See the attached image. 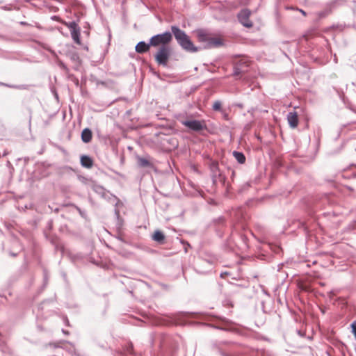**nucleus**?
<instances>
[{
	"label": "nucleus",
	"mask_w": 356,
	"mask_h": 356,
	"mask_svg": "<svg viewBox=\"0 0 356 356\" xmlns=\"http://www.w3.org/2000/svg\"><path fill=\"white\" fill-rule=\"evenodd\" d=\"M232 154L235 159L239 163L243 164L245 162V156L243 153L237 151H234Z\"/></svg>",
	"instance_id": "nucleus-16"
},
{
	"label": "nucleus",
	"mask_w": 356,
	"mask_h": 356,
	"mask_svg": "<svg viewBox=\"0 0 356 356\" xmlns=\"http://www.w3.org/2000/svg\"><path fill=\"white\" fill-rule=\"evenodd\" d=\"M62 332H63V334H69V332H68V331H66V330H63V329L62 330Z\"/></svg>",
	"instance_id": "nucleus-26"
},
{
	"label": "nucleus",
	"mask_w": 356,
	"mask_h": 356,
	"mask_svg": "<svg viewBox=\"0 0 356 356\" xmlns=\"http://www.w3.org/2000/svg\"><path fill=\"white\" fill-rule=\"evenodd\" d=\"M340 176H341L343 178H345V179L351 178V177L355 178V177H356V172H353L351 175H348V176H346L343 175V173H341Z\"/></svg>",
	"instance_id": "nucleus-21"
},
{
	"label": "nucleus",
	"mask_w": 356,
	"mask_h": 356,
	"mask_svg": "<svg viewBox=\"0 0 356 356\" xmlns=\"http://www.w3.org/2000/svg\"><path fill=\"white\" fill-rule=\"evenodd\" d=\"M210 170L211 172V178L214 184H216L218 182H225V177L222 175L218 163H212L210 165Z\"/></svg>",
	"instance_id": "nucleus-8"
},
{
	"label": "nucleus",
	"mask_w": 356,
	"mask_h": 356,
	"mask_svg": "<svg viewBox=\"0 0 356 356\" xmlns=\"http://www.w3.org/2000/svg\"><path fill=\"white\" fill-rule=\"evenodd\" d=\"M171 49L169 46L159 47L155 56V60L159 65L166 66L170 56Z\"/></svg>",
	"instance_id": "nucleus-4"
},
{
	"label": "nucleus",
	"mask_w": 356,
	"mask_h": 356,
	"mask_svg": "<svg viewBox=\"0 0 356 356\" xmlns=\"http://www.w3.org/2000/svg\"><path fill=\"white\" fill-rule=\"evenodd\" d=\"M152 239L159 243H162L165 239V235L162 232L156 230L152 236Z\"/></svg>",
	"instance_id": "nucleus-15"
},
{
	"label": "nucleus",
	"mask_w": 356,
	"mask_h": 356,
	"mask_svg": "<svg viewBox=\"0 0 356 356\" xmlns=\"http://www.w3.org/2000/svg\"><path fill=\"white\" fill-rule=\"evenodd\" d=\"M221 108V102L220 101H216L213 104V109L214 111H220Z\"/></svg>",
	"instance_id": "nucleus-19"
},
{
	"label": "nucleus",
	"mask_w": 356,
	"mask_h": 356,
	"mask_svg": "<svg viewBox=\"0 0 356 356\" xmlns=\"http://www.w3.org/2000/svg\"><path fill=\"white\" fill-rule=\"evenodd\" d=\"M63 321H64V323H65V324L66 325H67V326H69V325H70V322H69V320H68V318H67V316H64V317H63Z\"/></svg>",
	"instance_id": "nucleus-23"
},
{
	"label": "nucleus",
	"mask_w": 356,
	"mask_h": 356,
	"mask_svg": "<svg viewBox=\"0 0 356 356\" xmlns=\"http://www.w3.org/2000/svg\"><path fill=\"white\" fill-rule=\"evenodd\" d=\"M65 25L70 29L72 38L77 43L80 44V27L75 21L65 22Z\"/></svg>",
	"instance_id": "nucleus-7"
},
{
	"label": "nucleus",
	"mask_w": 356,
	"mask_h": 356,
	"mask_svg": "<svg viewBox=\"0 0 356 356\" xmlns=\"http://www.w3.org/2000/svg\"><path fill=\"white\" fill-rule=\"evenodd\" d=\"M197 37L200 42L204 43V49L218 47L223 44V41L222 39L220 38L211 37L203 30L197 31Z\"/></svg>",
	"instance_id": "nucleus-2"
},
{
	"label": "nucleus",
	"mask_w": 356,
	"mask_h": 356,
	"mask_svg": "<svg viewBox=\"0 0 356 356\" xmlns=\"http://www.w3.org/2000/svg\"><path fill=\"white\" fill-rule=\"evenodd\" d=\"M332 12L331 8L327 7L325 10L320 11L317 13L319 19L326 17Z\"/></svg>",
	"instance_id": "nucleus-17"
},
{
	"label": "nucleus",
	"mask_w": 356,
	"mask_h": 356,
	"mask_svg": "<svg viewBox=\"0 0 356 356\" xmlns=\"http://www.w3.org/2000/svg\"><path fill=\"white\" fill-rule=\"evenodd\" d=\"M81 164L84 168H90L93 165V161L90 156L82 155L81 156Z\"/></svg>",
	"instance_id": "nucleus-14"
},
{
	"label": "nucleus",
	"mask_w": 356,
	"mask_h": 356,
	"mask_svg": "<svg viewBox=\"0 0 356 356\" xmlns=\"http://www.w3.org/2000/svg\"><path fill=\"white\" fill-rule=\"evenodd\" d=\"M347 188L349 190V191H353V188L350 187V186H346Z\"/></svg>",
	"instance_id": "nucleus-28"
},
{
	"label": "nucleus",
	"mask_w": 356,
	"mask_h": 356,
	"mask_svg": "<svg viewBox=\"0 0 356 356\" xmlns=\"http://www.w3.org/2000/svg\"><path fill=\"white\" fill-rule=\"evenodd\" d=\"M150 47H152V44H150V41L149 43H146L145 41H140L136 45L135 50L138 54H144L149 51Z\"/></svg>",
	"instance_id": "nucleus-11"
},
{
	"label": "nucleus",
	"mask_w": 356,
	"mask_h": 356,
	"mask_svg": "<svg viewBox=\"0 0 356 356\" xmlns=\"http://www.w3.org/2000/svg\"><path fill=\"white\" fill-rule=\"evenodd\" d=\"M77 210L79 211V213L83 216V212L79 209V208H77Z\"/></svg>",
	"instance_id": "nucleus-25"
},
{
	"label": "nucleus",
	"mask_w": 356,
	"mask_h": 356,
	"mask_svg": "<svg viewBox=\"0 0 356 356\" xmlns=\"http://www.w3.org/2000/svg\"><path fill=\"white\" fill-rule=\"evenodd\" d=\"M11 255L15 257L17 255V254L11 253Z\"/></svg>",
	"instance_id": "nucleus-29"
},
{
	"label": "nucleus",
	"mask_w": 356,
	"mask_h": 356,
	"mask_svg": "<svg viewBox=\"0 0 356 356\" xmlns=\"http://www.w3.org/2000/svg\"><path fill=\"white\" fill-rule=\"evenodd\" d=\"M182 124L194 131H200L205 128V126L203 124V123L197 120H186L184 121Z\"/></svg>",
	"instance_id": "nucleus-10"
},
{
	"label": "nucleus",
	"mask_w": 356,
	"mask_h": 356,
	"mask_svg": "<svg viewBox=\"0 0 356 356\" xmlns=\"http://www.w3.org/2000/svg\"><path fill=\"white\" fill-rule=\"evenodd\" d=\"M224 222H225V219L223 217H219V218L213 220V222L215 224H218V225H223Z\"/></svg>",
	"instance_id": "nucleus-20"
},
{
	"label": "nucleus",
	"mask_w": 356,
	"mask_h": 356,
	"mask_svg": "<svg viewBox=\"0 0 356 356\" xmlns=\"http://www.w3.org/2000/svg\"><path fill=\"white\" fill-rule=\"evenodd\" d=\"M287 120L291 127L296 128L298 126V119L296 112H289L287 115Z\"/></svg>",
	"instance_id": "nucleus-12"
},
{
	"label": "nucleus",
	"mask_w": 356,
	"mask_h": 356,
	"mask_svg": "<svg viewBox=\"0 0 356 356\" xmlns=\"http://www.w3.org/2000/svg\"><path fill=\"white\" fill-rule=\"evenodd\" d=\"M92 188L95 193L99 195L102 197L106 199L109 202L117 201L115 204H117L118 202H119V200L115 195L110 193L109 191H106L104 187H102L100 185L95 184L92 186Z\"/></svg>",
	"instance_id": "nucleus-5"
},
{
	"label": "nucleus",
	"mask_w": 356,
	"mask_h": 356,
	"mask_svg": "<svg viewBox=\"0 0 356 356\" xmlns=\"http://www.w3.org/2000/svg\"><path fill=\"white\" fill-rule=\"evenodd\" d=\"M8 153L6 152H4L3 156H6Z\"/></svg>",
	"instance_id": "nucleus-30"
},
{
	"label": "nucleus",
	"mask_w": 356,
	"mask_h": 356,
	"mask_svg": "<svg viewBox=\"0 0 356 356\" xmlns=\"http://www.w3.org/2000/svg\"><path fill=\"white\" fill-rule=\"evenodd\" d=\"M115 213L117 216H119V211L117 209L115 210Z\"/></svg>",
	"instance_id": "nucleus-27"
},
{
	"label": "nucleus",
	"mask_w": 356,
	"mask_h": 356,
	"mask_svg": "<svg viewBox=\"0 0 356 356\" xmlns=\"http://www.w3.org/2000/svg\"><path fill=\"white\" fill-rule=\"evenodd\" d=\"M150 44L152 47H163L168 46L172 40V33L165 31L163 33H159L153 35L150 38Z\"/></svg>",
	"instance_id": "nucleus-3"
},
{
	"label": "nucleus",
	"mask_w": 356,
	"mask_h": 356,
	"mask_svg": "<svg viewBox=\"0 0 356 356\" xmlns=\"http://www.w3.org/2000/svg\"><path fill=\"white\" fill-rule=\"evenodd\" d=\"M132 350H133V344L131 343H129L128 344V347H127V351L129 353H132Z\"/></svg>",
	"instance_id": "nucleus-22"
},
{
	"label": "nucleus",
	"mask_w": 356,
	"mask_h": 356,
	"mask_svg": "<svg viewBox=\"0 0 356 356\" xmlns=\"http://www.w3.org/2000/svg\"><path fill=\"white\" fill-rule=\"evenodd\" d=\"M298 10H299L304 16H306V13L302 9L297 8Z\"/></svg>",
	"instance_id": "nucleus-24"
},
{
	"label": "nucleus",
	"mask_w": 356,
	"mask_h": 356,
	"mask_svg": "<svg viewBox=\"0 0 356 356\" xmlns=\"http://www.w3.org/2000/svg\"><path fill=\"white\" fill-rule=\"evenodd\" d=\"M250 10L243 9L237 15L239 22L245 27L250 28L252 26V23L250 19Z\"/></svg>",
	"instance_id": "nucleus-9"
},
{
	"label": "nucleus",
	"mask_w": 356,
	"mask_h": 356,
	"mask_svg": "<svg viewBox=\"0 0 356 356\" xmlns=\"http://www.w3.org/2000/svg\"><path fill=\"white\" fill-rule=\"evenodd\" d=\"M138 163L139 166L143 167V168L144 167H150L152 165L150 162L147 159L143 158V157L138 158Z\"/></svg>",
	"instance_id": "nucleus-18"
},
{
	"label": "nucleus",
	"mask_w": 356,
	"mask_h": 356,
	"mask_svg": "<svg viewBox=\"0 0 356 356\" xmlns=\"http://www.w3.org/2000/svg\"><path fill=\"white\" fill-rule=\"evenodd\" d=\"M249 67V61L247 59L242 58L236 62L233 68L232 75L238 76L248 72Z\"/></svg>",
	"instance_id": "nucleus-6"
},
{
	"label": "nucleus",
	"mask_w": 356,
	"mask_h": 356,
	"mask_svg": "<svg viewBox=\"0 0 356 356\" xmlns=\"http://www.w3.org/2000/svg\"><path fill=\"white\" fill-rule=\"evenodd\" d=\"M171 31L179 45L186 51L193 53L201 49V47H195L185 31L180 29L178 26H172Z\"/></svg>",
	"instance_id": "nucleus-1"
},
{
	"label": "nucleus",
	"mask_w": 356,
	"mask_h": 356,
	"mask_svg": "<svg viewBox=\"0 0 356 356\" xmlns=\"http://www.w3.org/2000/svg\"><path fill=\"white\" fill-rule=\"evenodd\" d=\"M92 136V131L89 128H85L81 132V140L85 143L90 142Z\"/></svg>",
	"instance_id": "nucleus-13"
}]
</instances>
